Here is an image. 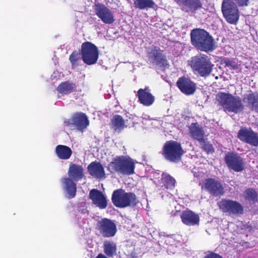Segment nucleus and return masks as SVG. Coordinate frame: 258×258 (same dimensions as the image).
<instances>
[{"label": "nucleus", "mask_w": 258, "mask_h": 258, "mask_svg": "<svg viewBox=\"0 0 258 258\" xmlns=\"http://www.w3.org/2000/svg\"><path fill=\"white\" fill-rule=\"evenodd\" d=\"M136 164L133 159L128 156H117L108 164L107 170L111 173L131 175L135 172Z\"/></svg>", "instance_id": "f257e3e1"}, {"label": "nucleus", "mask_w": 258, "mask_h": 258, "mask_svg": "<svg viewBox=\"0 0 258 258\" xmlns=\"http://www.w3.org/2000/svg\"><path fill=\"white\" fill-rule=\"evenodd\" d=\"M216 99L226 112L237 113L244 109V105L239 97L229 93H221L217 95Z\"/></svg>", "instance_id": "f03ea898"}, {"label": "nucleus", "mask_w": 258, "mask_h": 258, "mask_svg": "<svg viewBox=\"0 0 258 258\" xmlns=\"http://www.w3.org/2000/svg\"><path fill=\"white\" fill-rule=\"evenodd\" d=\"M111 201L116 207L119 208L134 207L138 202L134 193L126 192L121 188L116 189L113 191Z\"/></svg>", "instance_id": "7ed1b4c3"}, {"label": "nucleus", "mask_w": 258, "mask_h": 258, "mask_svg": "<svg viewBox=\"0 0 258 258\" xmlns=\"http://www.w3.org/2000/svg\"><path fill=\"white\" fill-rule=\"evenodd\" d=\"M190 41L197 49L205 52L210 51V34L204 29L195 28L190 33Z\"/></svg>", "instance_id": "20e7f679"}, {"label": "nucleus", "mask_w": 258, "mask_h": 258, "mask_svg": "<svg viewBox=\"0 0 258 258\" xmlns=\"http://www.w3.org/2000/svg\"><path fill=\"white\" fill-rule=\"evenodd\" d=\"M147 56L150 64L156 69L164 71L169 66L166 56L163 53V50L158 46L152 45L147 52Z\"/></svg>", "instance_id": "39448f33"}, {"label": "nucleus", "mask_w": 258, "mask_h": 258, "mask_svg": "<svg viewBox=\"0 0 258 258\" xmlns=\"http://www.w3.org/2000/svg\"><path fill=\"white\" fill-rule=\"evenodd\" d=\"M183 153L181 144L173 140L166 142L162 151V154L165 159L172 162H178Z\"/></svg>", "instance_id": "423d86ee"}, {"label": "nucleus", "mask_w": 258, "mask_h": 258, "mask_svg": "<svg viewBox=\"0 0 258 258\" xmlns=\"http://www.w3.org/2000/svg\"><path fill=\"white\" fill-rule=\"evenodd\" d=\"M188 64L195 74L201 77H207L210 75V58L203 54L193 56L188 61Z\"/></svg>", "instance_id": "0eeeda50"}, {"label": "nucleus", "mask_w": 258, "mask_h": 258, "mask_svg": "<svg viewBox=\"0 0 258 258\" xmlns=\"http://www.w3.org/2000/svg\"><path fill=\"white\" fill-rule=\"evenodd\" d=\"M81 54L83 62L87 65L95 64L99 58L98 47L89 41L83 43L81 47Z\"/></svg>", "instance_id": "6e6552de"}, {"label": "nucleus", "mask_w": 258, "mask_h": 258, "mask_svg": "<svg viewBox=\"0 0 258 258\" xmlns=\"http://www.w3.org/2000/svg\"><path fill=\"white\" fill-rule=\"evenodd\" d=\"M190 137L199 141L201 148L207 153L210 152V143L208 141L207 136L205 135L202 126L197 122L191 123L189 126Z\"/></svg>", "instance_id": "1a4fd4ad"}, {"label": "nucleus", "mask_w": 258, "mask_h": 258, "mask_svg": "<svg viewBox=\"0 0 258 258\" xmlns=\"http://www.w3.org/2000/svg\"><path fill=\"white\" fill-rule=\"evenodd\" d=\"M96 229L99 231L100 235L105 238L113 237L117 232L115 223L112 220L106 218L97 222Z\"/></svg>", "instance_id": "9d476101"}, {"label": "nucleus", "mask_w": 258, "mask_h": 258, "mask_svg": "<svg viewBox=\"0 0 258 258\" xmlns=\"http://www.w3.org/2000/svg\"><path fill=\"white\" fill-rule=\"evenodd\" d=\"M222 11L226 20L231 24H235L239 19L237 6L232 0H224Z\"/></svg>", "instance_id": "9b49d317"}, {"label": "nucleus", "mask_w": 258, "mask_h": 258, "mask_svg": "<svg viewBox=\"0 0 258 258\" xmlns=\"http://www.w3.org/2000/svg\"><path fill=\"white\" fill-rule=\"evenodd\" d=\"M238 138L242 142L256 147L258 146V133L250 127L242 126L237 133Z\"/></svg>", "instance_id": "f8f14e48"}, {"label": "nucleus", "mask_w": 258, "mask_h": 258, "mask_svg": "<svg viewBox=\"0 0 258 258\" xmlns=\"http://www.w3.org/2000/svg\"><path fill=\"white\" fill-rule=\"evenodd\" d=\"M94 11L95 14L103 23L111 24L114 22L113 13L104 5L100 3L95 4Z\"/></svg>", "instance_id": "ddd939ff"}, {"label": "nucleus", "mask_w": 258, "mask_h": 258, "mask_svg": "<svg viewBox=\"0 0 258 258\" xmlns=\"http://www.w3.org/2000/svg\"><path fill=\"white\" fill-rule=\"evenodd\" d=\"M225 161L227 166L234 171L240 172L244 169V161L237 154L227 153L225 156Z\"/></svg>", "instance_id": "4468645a"}, {"label": "nucleus", "mask_w": 258, "mask_h": 258, "mask_svg": "<svg viewBox=\"0 0 258 258\" xmlns=\"http://www.w3.org/2000/svg\"><path fill=\"white\" fill-rule=\"evenodd\" d=\"M218 204L220 209L223 212H228L234 214H242L243 212L242 207L236 201L223 200Z\"/></svg>", "instance_id": "2eb2a0df"}, {"label": "nucleus", "mask_w": 258, "mask_h": 258, "mask_svg": "<svg viewBox=\"0 0 258 258\" xmlns=\"http://www.w3.org/2000/svg\"><path fill=\"white\" fill-rule=\"evenodd\" d=\"M176 86L182 93L186 95L193 94L196 90L195 83L184 76L178 79Z\"/></svg>", "instance_id": "dca6fc26"}, {"label": "nucleus", "mask_w": 258, "mask_h": 258, "mask_svg": "<svg viewBox=\"0 0 258 258\" xmlns=\"http://www.w3.org/2000/svg\"><path fill=\"white\" fill-rule=\"evenodd\" d=\"M89 196L92 203L100 209H104L107 207V198L100 190L92 189L90 191Z\"/></svg>", "instance_id": "f3484780"}, {"label": "nucleus", "mask_w": 258, "mask_h": 258, "mask_svg": "<svg viewBox=\"0 0 258 258\" xmlns=\"http://www.w3.org/2000/svg\"><path fill=\"white\" fill-rule=\"evenodd\" d=\"M174 1L181 7L182 11L187 13H195L202 6L200 0H174Z\"/></svg>", "instance_id": "a211bd4d"}, {"label": "nucleus", "mask_w": 258, "mask_h": 258, "mask_svg": "<svg viewBox=\"0 0 258 258\" xmlns=\"http://www.w3.org/2000/svg\"><path fill=\"white\" fill-rule=\"evenodd\" d=\"M137 96L140 103L145 106L152 105L155 101L154 96L150 93L149 87L140 89L137 92Z\"/></svg>", "instance_id": "6ab92c4d"}, {"label": "nucleus", "mask_w": 258, "mask_h": 258, "mask_svg": "<svg viewBox=\"0 0 258 258\" xmlns=\"http://www.w3.org/2000/svg\"><path fill=\"white\" fill-rule=\"evenodd\" d=\"M180 217L182 222L187 226H195L199 224L200 217L198 214L189 209L183 211Z\"/></svg>", "instance_id": "aec40b11"}, {"label": "nucleus", "mask_w": 258, "mask_h": 258, "mask_svg": "<svg viewBox=\"0 0 258 258\" xmlns=\"http://www.w3.org/2000/svg\"><path fill=\"white\" fill-rule=\"evenodd\" d=\"M74 126L79 131L83 132L89 125V120L84 113L77 112L73 114Z\"/></svg>", "instance_id": "412c9836"}, {"label": "nucleus", "mask_w": 258, "mask_h": 258, "mask_svg": "<svg viewBox=\"0 0 258 258\" xmlns=\"http://www.w3.org/2000/svg\"><path fill=\"white\" fill-rule=\"evenodd\" d=\"M88 171L91 176L97 179H102L105 177L104 168L99 162H92L88 166Z\"/></svg>", "instance_id": "4be33fe9"}, {"label": "nucleus", "mask_w": 258, "mask_h": 258, "mask_svg": "<svg viewBox=\"0 0 258 258\" xmlns=\"http://www.w3.org/2000/svg\"><path fill=\"white\" fill-rule=\"evenodd\" d=\"M128 122V119L124 120L121 115L116 114L111 119L110 125L114 131H121L124 128L131 126V123Z\"/></svg>", "instance_id": "5701e85b"}, {"label": "nucleus", "mask_w": 258, "mask_h": 258, "mask_svg": "<svg viewBox=\"0 0 258 258\" xmlns=\"http://www.w3.org/2000/svg\"><path fill=\"white\" fill-rule=\"evenodd\" d=\"M68 174L72 180L78 181L81 180L84 176V169L82 166L71 163L70 165Z\"/></svg>", "instance_id": "b1692460"}, {"label": "nucleus", "mask_w": 258, "mask_h": 258, "mask_svg": "<svg viewBox=\"0 0 258 258\" xmlns=\"http://www.w3.org/2000/svg\"><path fill=\"white\" fill-rule=\"evenodd\" d=\"M55 152L57 157L62 160L69 159L72 154V151L69 147L62 145L56 146Z\"/></svg>", "instance_id": "393cba45"}, {"label": "nucleus", "mask_w": 258, "mask_h": 258, "mask_svg": "<svg viewBox=\"0 0 258 258\" xmlns=\"http://www.w3.org/2000/svg\"><path fill=\"white\" fill-rule=\"evenodd\" d=\"M62 181L65 185V189L68 195V198L69 199L74 198L76 196L77 192L76 184L70 178H63Z\"/></svg>", "instance_id": "a878e982"}, {"label": "nucleus", "mask_w": 258, "mask_h": 258, "mask_svg": "<svg viewBox=\"0 0 258 258\" xmlns=\"http://www.w3.org/2000/svg\"><path fill=\"white\" fill-rule=\"evenodd\" d=\"M243 100L251 111L258 112V94H249L244 97Z\"/></svg>", "instance_id": "bb28decb"}, {"label": "nucleus", "mask_w": 258, "mask_h": 258, "mask_svg": "<svg viewBox=\"0 0 258 258\" xmlns=\"http://www.w3.org/2000/svg\"><path fill=\"white\" fill-rule=\"evenodd\" d=\"M161 183L166 189L172 190L175 188L176 180L169 174L163 172L161 174Z\"/></svg>", "instance_id": "cd10ccee"}, {"label": "nucleus", "mask_w": 258, "mask_h": 258, "mask_svg": "<svg viewBox=\"0 0 258 258\" xmlns=\"http://www.w3.org/2000/svg\"><path fill=\"white\" fill-rule=\"evenodd\" d=\"M76 89V84L70 81L61 82L57 87V91L61 94H69Z\"/></svg>", "instance_id": "c85d7f7f"}, {"label": "nucleus", "mask_w": 258, "mask_h": 258, "mask_svg": "<svg viewBox=\"0 0 258 258\" xmlns=\"http://www.w3.org/2000/svg\"><path fill=\"white\" fill-rule=\"evenodd\" d=\"M103 248L105 254L108 257H112L116 254L117 246L112 241L105 240Z\"/></svg>", "instance_id": "c756f323"}, {"label": "nucleus", "mask_w": 258, "mask_h": 258, "mask_svg": "<svg viewBox=\"0 0 258 258\" xmlns=\"http://www.w3.org/2000/svg\"><path fill=\"white\" fill-rule=\"evenodd\" d=\"M134 6L139 10H148L154 8L155 6L157 7L153 0H134Z\"/></svg>", "instance_id": "7c9ffc66"}, {"label": "nucleus", "mask_w": 258, "mask_h": 258, "mask_svg": "<svg viewBox=\"0 0 258 258\" xmlns=\"http://www.w3.org/2000/svg\"><path fill=\"white\" fill-rule=\"evenodd\" d=\"M224 194V188L218 181L211 179V194L214 196H221Z\"/></svg>", "instance_id": "2f4dec72"}, {"label": "nucleus", "mask_w": 258, "mask_h": 258, "mask_svg": "<svg viewBox=\"0 0 258 258\" xmlns=\"http://www.w3.org/2000/svg\"><path fill=\"white\" fill-rule=\"evenodd\" d=\"M82 56L81 52L74 51L69 56V60L72 65V68L74 69L79 66L81 62Z\"/></svg>", "instance_id": "473e14b6"}, {"label": "nucleus", "mask_w": 258, "mask_h": 258, "mask_svg": "<svg viewBox=\"0 0 258 258\" xmlns=\"http://www.w3.org/2000/svg\"><path fill=\"white\" fill-rule=\"evenodd\" d=\"M222 63L232 70H237L239 69L240 67V64L235 59H230L227 58H224L222 60Z\"/></svg>", "instance_id": "72a5a7b5"}, {"label": "nucleus", "mask_w": 258, "mask_h": 258, "mask_svg": "<svg viewBox=\"0 0 258 258\" xmlns=\"http://www.w3.org/2000/svg\"><path fill=\"white\" fill-rule=\"evenodd\" d=\"M199 185L201 186L202 191L210 192V178L205 177V175L200 179Z\"/></svg>", "instance_id": "f704fd0d"}, {"label": "nucleus", "mask_w": 258, "mask_h": 258, "mask_svg": "<svg viewBox=\"0 0 258 258\" xmlns=\"http://www.w3.org/2000/svg\"><path fill=\"white\" fill-rule=\"evenodd\" d=\"M245 199L248 201L255 202L257 200V194L254 189L248 188L246 189L244 193Z\"/></svg>", "instance_id": "c9c22d12"}, {"label": "nucleus", "mask_w": 258, "mask_h": 258, "mask_svg": "<svg viewBox=\"0 0 258 258\" xmlns=\"http://www.w3.org/2000/svg\"><path fill=\"white\" fill-rule=\"evenodd\" d=\"M239 7H246L249 4V0H234Z\"/></svg>", "instance_id": "e433bc0d"}, {"label": "nucleus", "mask_w": 258, "mask_h": 258, "mask_svg": "<svg viewBox=\"0 0 258 258\" xmlns=\"http://www.w3.org/2000/svg\"><path fill=\"white\" fill-rule=\"evenodd\" d=\"M64 125L67 126L68 127H71L72 126H74V121H73V115L72 116V118L71 119H68L64 120L63 122Z\"/></svg>", "instance_id": "4c0bfd02"}, {"label": "nucleus", "mask_w": 258, "mask_h": 258, "mask_svg": "<svg viewBox=\"0 0 258 258\" xmlns=\"http://www.w3.org/2000/svg\"><path fill=\"white\" fill-rule=\"evenodd\" d=\"M217 47L216 43L214 41V39L212 38V36H211V51H212L213 49H215Z\"/></svg>", "instance_id": "58836bf2"}, {"label": "nucleus", "mask_w": 258, "mask_h": 258, "mask_svg": "<svg viewBox=\"0 0 258 258\" xmlns=\"http://www.w3.org/2000/svg\"><path fill=\"white\" fill-rule=\"evenodd\" d=\"M211 258H223V257L218 254L211 252Z\"/></svg>", "instance_id": "ea45409f"}, {"label": "nucleus", "mask_w": 258, "mask_h": 258, "mask_svg": "<svg viewBox=\"0 0 258 258\" xmlns=\"http://www.w3.org/2000/svg\"><path fill=\"white\" fill-rule=\"evenodd\" d=\"M96 258H108L106 255L100 253L98 254Z\"/></svg>", "instance_id": "a19ab883"}, {"label": "nucleus", "mask_w": 258, "mask_h": 258, "mask_svg": "<svg viewBox=\"0 0 258 258\" xmlns=\"http://www.w3.org/2000/svg\"><path fill=\"white\" fill-rule=\"evenodd\" d=\"M204 258H210V254H207L205 256Z\"/></svg>", "instance_id": "79ce46f5"}, {"label": "nucleus", "mask_w": 258, "mask_h": 258, "mask_svg": "<svg viewBox=\"0 0 258 258\" xmlns=\"http://www.w3.org/2000/svg\"><path fill=\"white\" fill-rule=\"evenodd\" d=\"M210 151H211V153L213 151H214V150H213V149L212 148V147H211V149H210Z\"/></svg>", "instance_id": "37998d69"}]
</instances>
